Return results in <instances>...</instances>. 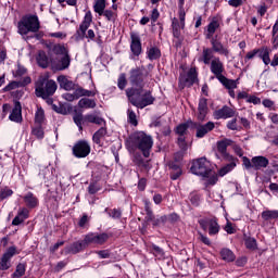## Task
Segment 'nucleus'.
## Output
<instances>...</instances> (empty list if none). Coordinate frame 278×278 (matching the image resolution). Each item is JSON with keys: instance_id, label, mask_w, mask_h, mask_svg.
Here are the masks:
<instances>
[{"instance_id": "obj_1", "label": "nucleus", "mask_w": 278, "mask_h": 278, "mask_svg": "<svg viewBox=\"0 0 278 278\" xmlns=\"http://www.w3.org/2000/svg\"><path fill=\"white\" fill-rule=\"evenodd\" d=\"M126 96L131 105L139 108V110H144V108L153 105L155 102V98L151 94V91H144V88L136 89L130 87L126 89Z\"/></svg>"}, {"instance_id": "obj_2", "label": "nucleus", "mask_w": 278, "mask_h": 278, "mask_svg": "<svg viewBox=\"0 0 278 278\" xmlns=\"http://www.w3.org/2000/svg\"><path fill=\"white\" fill-rule=\"evenodd\" d=\"M128 144L132 147V149H139L144 157H149V151L153 148V138L144 134V131H137L129 137Z\"/></svg>"}, {"instance_id": "obj_3", "label": "nucleus", "mask_w": 278, "mask_h": 278, "mask_svg": "<svg viewBox=\"0 0 278 278\" xmlns=\"http://www.w3.org/2000/svg\"><path fill=\"white\" fill-rule=\"evenodd\" d=\"M52 53L54 55H60L58 61H52V67L54 71H66L71 66V55H68V50L62 45H55L52 48Z\"/></svg>"}, {"instance_id": "obj_4", "label": "nucleus", "mask_w": 278, "mask_h": 278, "mask_svg": "<svg viewBox=\"0 0 278 278\" xmlns=\"http://www.w3.org/2000/svg\"><path fill=\"white\" fill-rule=\"evenodd\" d=\"M55 90H58V84H55V80H50L47 77H40L36 83L35 92L37 97H41L42 99L52 97V94H55Z\"/></svg>"}, {"instance_id": "obj_5", "label": "nucleus", "mask_w": 278, "mask_h": 278, "mask_svg": "<svg viewBox=\"0 0 278 278\" xmlns=\"http://www.w3.org/2000/svg\"><path fill=\"white\" fill-rule=\"evenodd\" d=\"M17 29L21 36H27L29 31L36 34L40 29V22L38 21V16L28 15L22 17V20L17 24Z\"/></svg>"}, {"instance_id": "obj_6", "label": "nucleus", "mask_w": 278, "mask_h": 278, "mask_svg": "<svg viewBox=\"0 0 278 278\" xmlns=\"http://www.w3.org/2000/svg\"><path fill=\"white\" fill-rule=\"evenodd\" d=\"M149 77V72L144 66L134 67L129 72V81L135 89L142 90L147 86V79Z\"/></svg>"}, {"instance_id": "obj_7", "label": "nucleus", "mask_w": 278, "mask_h": 278, "mask_svg": "<svg viewBox=\"0 0 278 278\" xmlns=\"http://www.w3.org/2000/svg\"><path fill=\"white\" fill-rule=\"evenodd\" d=\"M193 175H198L200 177H210L212 175V164L207 159L200 157L192 162V166L190 168Z\"/></svg>"}, {"instance_id": "obj_8", "label": "nucleus", "mask_w": 278, "mask_h": 278, "mask_svg": "<svg viewBox=\"0 0 278 278\" xmlns=\"http://www.w3.org/2000/svg\"><path fill=\"white\" fill-rule=\"evenodd\" d=\"M92 23V13L88 11L85 14L84 21L81 22L79 29L77 30V36L84 40V38H89V40H94V30L89 29L90 24ZM87 31V34H86Z\"/></svg>"}, {"instance_id": "obj_9", "label": "nucleus", "mask_w": 278, "mask_h": 278, "mask_svg": "<svg viewBox=\"0 0 278 278\" xmlns=\"http://www.w3.org/2000/svg\"><path fill=\"white\" fill-rule=\"evenodd\" d=\"M232 142L231 139L217 141V151L215 153L217 160H233V155L227 152V147H231Z\"/></svg>"}, {"instance_id": "obj_10", "label": "nucleus", "mask_w": 278, "mask_h": 278, "mask_svg": "<svg viewBox=\"0 0 278 278\" xmlns=\"http://www.w3.org/2000/svg\"><path fill=\"white\" fill-rule=\"evenodd\" d=\"M73 154L75 157H88L90 155V143L86 140L78 141L73 147Z\"/></svg>"}, {"instance_id": "obj_11", "label": "nucleus", "mask_w": 278, "mask_h": 278, "mask_svg": "<svg viewBox=\"0 0 278 278\" xmlns=\"http://www.w3.org/2000/svg\"><path fill=\"white\" fill-rule=\"evenodd\" d=\"M110 237L108 236V233L103 232V233H88L84 240H85V244L86 247H88V244H105V242H108V239Z\"/></svg>"}, {"instance_id": "obj_12", "label": "nucleus", "mask_w": 278, "mask_h": 278, "mask_svg": "<svg viewBox=\"0 0 278 278\" xmlns=\"http://www.w3.org/2000/svg\"><path fill=\"white\" fill-rule=\"evenodd\" d=\"M16 255V247H10L0 260V270H8L12 266L10 260Z\"/></svg>"}, {"instance_id": "obj_13", "label": "nucleus", "mask_w": 278, "mask_h": 278, "mask_svg": "<svg viewBox=\"0 0 278 278\" xmlns=\"http://www.w3.org/2000/svg\"><path fill=\"white\" fill-rule=\"evenodd\" d=\"M211 73H213L217 79L224 76L225 65L223 64V61H220V58H214L211 61Z\"/></svg>"}, {"instance_id": "obj_14", "label": "nucleus", "mask_w": 278, "mask_h": 278, "mask_svg": "<svg viewBox=\"0 0 278 278\" xmlns=\"http://www.w3.org/2000/svg\"><path fill=\"white\" fill-rule=\"evenodd\" d=\"M86 241L85 239L81 240V241H76L70 245H67L65 249H64V253L65 255H68V254H72V255H77V253H81V251L84 249H86Z\"/></svg>"}, {"instance_id": "obj_15", "label": "nucleus", "mask_w": 278, "mask_h": 278, "mask_svg": "<svg viewBox=\"0 0 278 278\" xmlns=\"http://www.w3.org/2000/svg\"><path fill=\"white\" fill-rule=\"evenodd\" d=\"M233 116H236V111L227 105L214 112L216 121H220V118H233Z\"/></svg>"}, {"instance_id": "obj_16", "label": "nucleus", "mask_w": 278, "mask_h": 278, "mask_svg": "<svg viewBox=\"0 0 278 278\" xmlns=\"http://www.w3.org/2000/svg\"><path fill=\"white\" fill-rule=\"evenodd\" d=\"M131 43L130 49L134 53V55H140L142 53V43L140 42V37L136 33H131L130 35Z\"/></svg>"}, {"instance_id": "obj_17", "label": "nucleus", "mask_w": 278, "mask_h": 278, "mask_svg": "<svg viewBox=\"0 0 278 278\" xmlns=\"http://www.w3.org/2000/svg\"><path fill=\"white\" fill-rule=\"evenodd\" d=\"M179 20H180V22H179ZM179 20L174 18L173 22H172L174 38H180L181 29H184V27H186V17L184 20H181L179 17Z\"/></svg>"}, {"instance_id": "obj_18", "label": "nucleus", "mask_w": 278, "mask_h": 278, "mask_svg": "<svg viewBox=\"0 0 278 278\" xmlns=\"http://www.w3.org/2000/svg\"><path fill=\"white\" fill-rule=\"evenodd\" d=\"M212 51L215 53H219V55H225V58H229V50L223 46V43L216 39L211 40Z\"/></svg>"}, {"instance_id": "obj_19", "label": "nucleus", "mask_w": 278, "mask_h": 278, "mask_svg": "<svg viewBox=\"0 0 278 278\" xmlns=\"http://www.w3.org/2000/svg\"><path fill=\"white\" fill-rule=\"evenodd\" d=\"M9 118L13 123H21L23 121L21 102H15L14 109L12 110V113L10 114Z\"/></svg>"}, {"instance_id": "obj_20", "label": "nucleus", "mask_w": 278, "mask_h": 278, "mask_svg": "<svg viewBox=\"0 0 278 278\" xmlns=\"http://www.w3.org/2000/svg\"><path fill=\"white\" fill-rule=\"evenodd\" d=\"M207 99L202 98L199 101V105H198V119L199 121H205V116H207Z\"/></svg>"}, {"instance_id": "obj_21", "label": "nucleus", "mask_w": 278, "mask_h": 278, "mask_svg": "<svg viewBox=\"0 0 278 278\" xmlns=\"http://www.w3.org/2000/svg\"><path fill=\"white\" fill-rule=\"evenodd\" d=\"M254 170H262V168H266L269 164V161L266 156H254L252 157Z\"/></svg>"}, {"instance_id": "obj_22", "label": "nucleus", "mask_w": 278, "mask_h": 278, "mask_svg": "<svg viewBox=\"0 0 278 278\" xmlns=\"http://www.w3.org/2000/svg\"><path fill=\"white\" fill-rule=\"evenodd\" d=\"M214 129V123L208 122L205 125L197 127V138H204L206 134H210Z\"/></svg>"}, {"instance_id": "obj_23", "label": "nucleus", "mask_w": 278, "mask_h": 278, "mask_svg": "<svg viewBox=\"0 0 278 278\" xmlns=\"http://www.w3.org/2000/svg\"><path fill=\"white\" fill-rule=\"evenodd\" d=\"M225 161L230 162V163L225 165L224 167H222L218 170L219 177H225V175H227V173H231V170H233V168H236V166H237L236 162H238V159L232 156V160H225Z\"/></svg>"}, {"instance_id": "obj_24", "label": "nucleus", "mask_w": 278, "mask_h": 278, "mask_svg": "<svg viewBox=\"0 0 278 278\" xmlns=\"http://www.w3.org/2000/svg\"><path fill=\"white\" fill-rule=\"evenodd\" d=\"M28 217L29 211L27 208H20L17 216H15L12 220V225H21V223H24Z\"/></svg>"}, {"instance_id": "obj_25", "label": "nucleus", "mask_w": 278, "mask_h": 278, "mask_svg": "<svg viewBox=\"0 0 278 278\" xmlns=\"http://www.w3.org/2000/svg\"><path fill=\"white\" fill-rule=\"evenodd\" d=\"M258 58L263 61L265 66H268V64H270V49L268 47L258 49Z\"/></svg>"}, {"instance_id": "obj_26", "label": "nucleus", "mask_w": 278, "mask_h": 278, "mask_svg": "<svg viewBox=\"0 0 278 278\" xmlns=\"http://www.w3.org/2000/svg\"><path fill=\"white\" fill-rule=\"evenodd\" d=\"M213 58H214V50L210 48H204L202 51V56H200L198 61L203 62L204 64H210Z\"/></svg>"}, {"instance_id": "obj_27", "label": "nucleus", "mask_w": 278, "mask_h": 278, "mask_svg": "<svg viewBox=\"0 0 278 278\" xmlns=\"http://www.w3.org/2000/svg\"><path fill=\"white\" fill-rule=\"evenodd\" d=\"M58 81L60 84V87L64 90H75V83H73V80H68L66 76H59Z\"/></svg>"}, {"instance_id": "obj_28", "label": "nucleus", "mask_w": 278, "mask_h": 278, "mask_svg": "<svg viewBox=\"0 0 278 278\" xmlns=\"http://www.w3.org/2000/svg\"><path fill=\"white\" fill-rule=\"evenodd\" d=\"M263 220H278V211L277 210H266L261 214Z\"/></svg>"}, {"instance_id": "obj_29", "label": "nucleus", "mask_w": 278, "mask_h": 278, "mask_svg": "<svg viewBox=\"0 0 278 278\" xmlns=\"http://www.w3.org/2000/svg\"><path fill=\"white\" fill-rule=\"evenodd\" d=\"M24 201L27 207H36L38 205V198L34 193L28 192L24 195Z\"/></svg>"}, {"instance_id": "obj_30", "label": "nucleus", "mask_w": 278, "mask_h": 278, "mask_svg": "<svg viewBox=\"0 0 278 278\" xmlns=\"http://www.w3.org/2000/svg\"><path fill=\"white\" fill-rule=\"evenodd\" d=\"M218 81H220V84H223V86H225V88H227L228 90H235V88H238V85L236 84V80H231L228 79L225 76H219V78H217Z\"/></svg>"}, {"instance_id": "obj_31", "label": "nucleus", "mask_w": 278, "mask_h": 278, "mask_svg": "<svg viewBox=\"0 0 278 278\" xmlns=\"http://www.w3.org/2000/svg\"><path fill=\"white\" fill-rule=\"evenodd\" d=\"M94 94H97L96 91L87 90L81 87L77 88L74 91V96L76 97V99H79L80 97H94Z\"/></svg>"}, {"instance_id": "obj_32", "label": "nucleus", "mask_w": 278, "mask_h": 278, "mask_svg": "<svg viewBox=\"0 0 278 278\" xmlns=\"http://www.w3.org/2000/svg\"><path fill=\"white\" fill-rule=\"evenodd\" d=\"M220 231V226L216 219H208V235L216 236Z\"/></svg>"}, {"instance_id": "obj_33", "label": "nucleus", "mask_w": 278, "mask_h": 278, "mask_svg": "<svg viewBox=\"0 0 278 278\" xmlns=\"http://www.w3.org/2000/svg\"><path fill=\"white\" fill-rule=\"evenodd\" d=\"M37 63L41 68H47L49 66V58L47 56V53L45 51H39L37 56Z\"/></svg>"}, {"instance_id": "obj_34", "label": "nucleus", "mask_w": 278, "mask_h": 278, "mask_svg": "<svg viewBox=\"0 0 278 278\" xmlns=\"http://www.w3.org/2000/svg\"><path fill=\"white\" fill-rule=\"evenodd\" d=\"M79 108H85L87 110L97 108V102L94 100L83 98L78 102Z\"/></svg>"}, {"instance_id": "obj_35", "label": "nucleus", "mask_w": 278, "mask_h": 278, "mask_svg": "<svg viewBox=\"0 0 278 278\" xmlns=\"http://www.w3.org/2000/svg\"><path fill=\"white\" fill-rule=\"evenodd\" d=\"M218 27H220V24L218 23V21H212L207 25L206 38L208 39L212 38V36L216 34V29H218Z\"/></svg>"}, {"instance_id": "obj_36", "label": "nucleus", "mask_w": 278, "mask_h": 278, "mask_svg": "<svg viewBox=\"0 0 278 278\" xmlns=\"http://www.w3.org/2000/svg\"><path fill=\"white\" fill-rule=\"evenodd\" d=\"M220 255L225 262H233L236 260V254H233L229 249H223L220 251Z\"/></svg>"}, {"instance_id": "obj_37", "label": "nucleus", "mask_w": 278, "mask_h": 278, "mask_svg": "<svg viewBox=\"0 0 278 278\" xmlns=\"http://www.w3.org/2000/svg\"><path fill=\"white\" fill-rule=\"evenodd\" d=\"M105 134H108V130L102 126L98 131L94 132L92 137L93 142H96V144H101V138L105 137Z\"/></svg>"}, {"instance_id": "obj_38", "label": "nucleus", "mask_w": 278, "mask_h": 278, "mask_svg": "<svg viewBox=\"0 0 278 278\" xmlns=\"http://www.w3.org/2000/svg\"><path fill=\"white\" fill-rule=\"evenodd\" d=\"M147 55H148L149 60H159V58H161V55H162V52L157 48L152 47V48L148 49Z\"/></svg>"}, {"instance_id": "obj_39", "label": "nucleus", "mask_w": 278, "mask_h": 278, "mask_svg": "<svg viewBox=\"0 0 278 278\" xmlns=\"http://www.w3.org/2000/svg\"><path fill=\"white\" fill-rule=\"evenodd\" d=\"M192 125H194V123H192V122H188L186 124L178 125L176 128V134H178L179 137H184L186 131H188V127H192Z\"/></svg>"}, {"instance_id": "obj_40", "label": "nucleus", "mask_w": 278, "mask_h": 278, "mask_svg": "<svg viewBox=\"0 0 278 278\" xmlns=\"http://www.w3.org/2000/svg\"><path fill=\"white\" fill-rule=\"evenodd\" d=\"M93 10L97 12V14H99V16H101L105 10V0H96Z\"/></svg>"}, {"instance_id": "obj_41", "label": "nucleus", "mask_w": 278, "mask_h": 278, "mask_svg": "<svg viewBox=\"0 0 278 278\" xmlns=\"http://www.w3.org/2000/svg\"><path fill=\"white\" fill-rule=\"evenodd\" d=\"M25 270H26V265L23 264V263H20L16 266V269L13 273L12 278H21V277H23L25 275Z\"/></svg>"}, {"instance_id": "obj_42", "label": "nucleus", "mask_w": 278, "mask_h": 278, "mask_svg": "<svg viewBox=\"0 0 278 278\" xmlns=\"http://www.w3.org/2000/svg\"><path fill=\"white\" fill-rule=\"evenodd\" d=\"M101 16H104L106 18V21L114 23V21H116L117 14H116V11L104 10V11H102Z\"/></svg>"}, {"instance_id": "obj_43", "label": "nucleus", "mask_w": 278, "mask_h": 278, "mask_svg": "<svg viewBox=\"0 0 278 278\" xmlns=\"http://www.w3.org/2000/svg\"><path fill=\"white\" fill-rule=\"evenodd\" d=\"M170 168V179H173L174 181L179 179V177H181V168L178 165H172Z\"/></svg>"}, {"instance_id": "obj_44", "label": "nucleus", "mask_w": 278, "mask_h": 278, "mask_svg": "<svg viewBox=\"0 0 278 278\" xmlns=\"http://www.w3.org/2000/svg\"><path fill=\"white\" fill-rule=\"evenodd\" d=\"M45 122V110L42 108H38L35 114V123L39 125Z\"/></svg>"}, {"instance_id": "obj_45", "label": "nucleus", "mask_w": 278, "mask_h": 278, "mask_svg": "<svg viewBox=\"0 0 278 278\" xmlns=\"http://www.w3.org/2000/svg\"><path fill=\"white\" fill-rule=\"evenodd\" d=\"M127 116H128V123H130V125H134L135 127L138 126V119L136 117V112H134V110L128 109Z\"/></svg>"}, {"instance_id": "obj_46", "label": "nucleus", "mask_w": 278, "mask_h": 278, "mask_svg": "<svg viewBox=\"0 0 278 278\" xmlns=\"http://www.w3.org/2000/svg\"><path fill=\"white\" fill-rule=\"evenodd\" d=\"M104 212L109 213V216L114 219H118L123 216V212L119 208H113L111 211L105 208Z\"/></svg>"}, {"instance_id": "obj_47", "label": "nucleus", "mask_w": 278, "mask_h": 278, "mask_svg": "<svg viewBox=\"0 0 278 278\" xmlns=\"http://www.w3.org/2000/svg\"><path fill=\"white\" fill-rule=\"evenodd\" d=\"M143 203H144V210L147 212V219L153 220V211L151 210V201L143 200Z\"/></svg>"}, {"instance_id": "obj_48", "label": "nucleus", "mask_w": 278, "mask_h": 278, "mask_svg": "<svg viewBox=\"0 0 278 278\" xmlns=\"http://www.w3.org/2000/svg\"><path fill=\"white\" fill-rule=\"evenodd\" d=\"M73 119H74V123L79 128V130L81 131L84 129L81 127V125H84V123H86V117H84V115H81V114H76V115H74Z\"/></svg>"}, {"instance_id": "obj_49", "label": "nucleus", "mask_w": 278, "mask_h": 278, "mask_svg": "<svg viewBox=\"0 0 278 278\" xmlns=\"http://www.w3.org/2000/svg\"><path fill=\"white\" fill-rule=\"evenodd\" d=\"M117 86L119 90H125L127 86V76L125 74H121L118 79H117Z\"/></svg>"}, {"instance_id": "obj_50", "label": "nucleus", "mask_w": 278, "mask_h": 278, "mask_svg": "<svg viewBox=\"0 0 278 278\" xmlns=\"http://www.w3.org/2000/svg\"><path fill=\"white\" fill-rule=\"evenodd\" d=\"M187 81H189L190 84H194V81H197V70L195 68L189 70L188 76H187Z\"/></svg>"}, {"instance_id": "obj_51", "label": "nucleus", "mask_w": 278, "mask_h": 278, "mask_svg": "<svg viewBox=\"0 0 278 278\" xmlns=\"http://www.w3.org/2000/svg\"><path fill=\"white\" fill-rule=\"evenodd\" d=\"M186 0H178V8H179V18L184 21L186 18V11L184 10V5Z\"/></svg>"}, {"instance_id": "obj_52", "label": "nucleus", "mask_w": 278, "mask_h": 278, "mask_svg": "<svg viewBox=\"0 0 278 278\" xmlns=\"http://www.w3.org/2000/svg\"><path fill=\"white\" fill-rule=\"evenodd\" d=\"M245 247L247 249H251L252 251L257 249V241H255V239L253 238H248L245 240Z\"/></svg>"}, {"instance_id": "obj_53", "label": "nucleus", "mask_w": 278, "mask_h": 278, "mask_svg": "<svg viewBox=\"0 0 278 278\" xmlns=\"http://www.w3.org/2000/svg\"><path fill=\"white\" fill-rule=\"evenodd\" d=\"M33 134L36 136V138H39L40 140L45 138V130L41 126H37L33 129Z\"/></svg>"}, {"instance_id": "obj_54", "label": "nucleus", "mask_w": 278, "mask_h": 278, "mask_svg": "<svg viewBox=\"0 0 278 278\" xmlns=\"http://www.w3.org/2000/svg\"><path fill=\"white\" fill-rule=\"evenodd\" d=\"M243 166L247 170H251V168H254L253 166V159L250 161L249 157L242 156Z\"/></svg>"}, {"instance_id": "obj_55", "label": "nucleus", "mask_w": 278, "mask_h": 278, "mask_svg": "<svg viewBox=\"0 0 278 278\" xmlns=\"http://www.w3.org/2000/svg\"><path fill=\"white\" fill-rule=\"evenodd\" d=\"M16 88H21V85L18 84V81H12L7 85L3 90L4 92H10V90H14Z\"/></svg>"}, {"instance_id": "obj_56", "label": "nucleus", "mask_w": 278, "mask_h": 278, "mask_svg": "<svg viewBox=\"0 0 278 278\" xmlns=\"http://www.w3.org/2000/svg\"><path fill=\"white\" fill-rule=\"evenodd\" d=\"M151 125L152 127H168V124L164 118H159L154 121Z\"/></svg>"}, {"instance_id": "obj_57", "label": "nucleus", "mask_w": 278, "mask_h": 278, "mask_svg": "<svg viewBox=\"0 0 278 278\" xmlns=\"http://www.w3.org/2000/svg\"><path fill=\"white\" fill-rule=\"evenodd\" d=\"M178 147L181 149V151H188V143H186L185 137H178Z\"/></svg>"}, {"instance_id": "obj_58", "label": "nucleus", "mask_w": 278, "mask_h": 278, "mask_svg": "<svg viewBox=\"0 0 278 278\" xmlns=\"http://www.w3.org/2000/svg\"><path fill=\"white\" fill-rule=\"evenodd\" d=\"M199 241L203 242V244H206V247H211L212 241L210 240V238H207L205 235L203 233H199Z\"/></svg>"}, {"instance_id": "obj_59", "label": "nucleus", "mask_w": 278, "mask_h": 278, "mask_svg": "<svg viewBox=\"0 0 278 278\" xmlns=\"http://www.w3.org/2000/svg\"><path fill=\"white\" fill-rule=\"evenodd\" d=\"M260 54V49H254L250 52L247 53L245 55V62L249 60H253V58H255V55Z\"/></svg>"}, {"instance_id": "obj_60", "label": "nucleus", "mask_w": 278, "mask_h": 278, "mask_svg": "<svg viewBox=\"0 0 278 278\" xmlns=\"http://www.w3.org/2000/svg\"><path fill=\"white\" fill-rule=\"evenodd\" d=\"M248 103H253L254 105H260V103H262V99H260L255 96H250L248 98Z\"/></svg>"}, {"instance_id": "obj_61", "label": "nucleus", "mask_w": 278, "mask_h": 278, "mask_svg": "<svg viewBox=\"0 0 278 278\" xmlns=\"http://www.w3.org/2000/svg\"><path fill=\"white\" fill-rule=\"evenodd\" d=\"M135 164H137V166H142V167L147 168L149 162H144L142 160V157L137 156V157H135Z\"/></svg>"}, {"instance_id": "obj_62", "label": "nucleus", "mask_w": 278, "mask_h": 278, "mask_svg": "<svg viewBox=\"0 0 278 278\" xmlns=\"http://www.w3.org/2000/svg\"><path fill=\"white\" fill-rule=\"evenodd\" d=\"M227 127H228V129H231L232 131H237V129H238L237 119L235 118V119L228 122Z\"/></svg>"}, {"instance_id": "obj_63", "label": "nucleus", "mask_w": 278, "mask_h": 278, "mask_svg": "<svg viewBox=\"0 0 278 278\" xmlns=\"http://www.w3.org/2000/svg\"><path fill=\"white\" fill-rule=\"evenodd\" d=\"M12 189H4L3 191H1L0 199H8V197H12Z\"/></svg>"}, {"instance_id": "obj_64", "label": "nucleus", "mask_w": 278, "mask_h": 278, "mask_svg": "<svg viewBox=\"0 0 278 278\" xmlns=\"http://www.w3.org/2000/svg\"><path fill=\"white\" fill-rule=\"evenodd\" d=\"M227 233H236V228H233L230 222H227L226 226L224 227Z\"/></svg>"}]
</instances>
